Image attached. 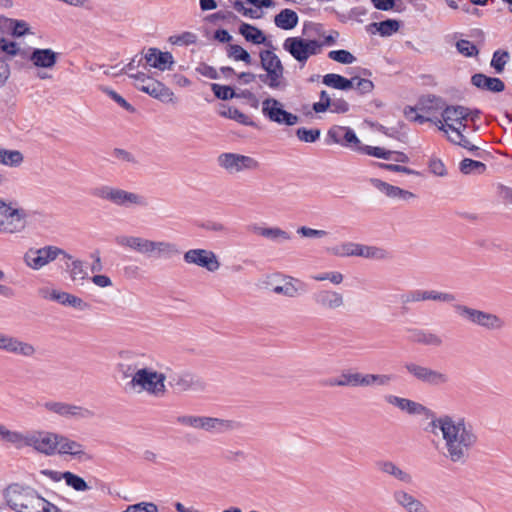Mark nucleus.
Returning a JSON list of instances; mask_svg holds the SVG:
<instances>
[{
    "label": "nucleus",
    "instance_id": "nucleus-1",
    "mask_svg": "<svg viewBox=\"0 0 512 512\" xmlns=\"http://www.w3.org/2000/svg\"><path fill=\"white\" fill-rule=\"evenodd\" d=\"M430 425L442 433L445 457L452 463L465 464L479 441L475 426L463 416L441 415Z\"/></svg>",
    "mask_w": 512,
    "mask_h": 512
},
{
    "label": "nucleus",
    "instance_id": "nucleus-2",
    "mask_svg": "<svg viewBox=\"0 0 512 512\" xmlns=\"http://www.w3.org/2000/svg\"><path fill=\"white\" fill-rule=\"evenodd\" d=\"M90 193L96 198L109 201L121 207H144L147 205V200L144 196L109 185L94 187Z\"/></svg>",
    "mask_w": 512,
    "mask_h": 512
},
{
    "label": "nucleus",
    "instance_id": "nucleus-3",
    "mask_svg": "<svg viewBox=\"0 0 512 512\" xmlns=\"http://www.w3.org/2000/svg\"><path fill=\"white\" fill-rule=\"evenodd\" d=\"M454 312L463 320L480 326L487 330H500L504 327V321L496 314L471 308L464 304L454 303Z\"/></svg>",
    "mask_w": 512,
    "mask_h": 512
},
{
    "label": "nucleus",
    "instance_id": "nucleus-4",
    "mask_svg": "<svg viewBox=\"0 0 512 512\" xmlns=\"http://www.w3.org/2000/svg\"><path fill=\"white\" fill-rule=\"evenodd\" d=\"M166 375L148 368L138 369L132 376L129 385L154 396H162L166 392Z\"/></svg>",
    "mask_w": 512,
    "mask_h": 512
},
{
    "label": "nucleus",
    "instance_id": "nucleus-5",
    "mask_svg": "<svg viewBox=\"0 0 512 512\" xmlns=\"http://www.w3.org/2000/svg\"><path fill=\"white\" fill-rule=\"evenodd\" d=\"M403 367L414 380L431 387H442L450 381L449 375L446 372L433 369L415 361H407Z\"/></svg>",
    "mask_w": 512,
    "mask_h": 512
},
{
    "label": "nucleus",
    "instance_id": "nucleus-6",
    "mask_svg": "<svg viewBox=\"0 0 512 512\" xmlns=\"http://www.w3.org/2000/svg\"><path fill=\"white\" fill-rule=\"evenodd\" d=\"M321 48L322 44L315 39L288 37L283 42V49L302 64H305L310 56L319 54Z\"/></svg>",
    "mask_w": 512,
    "mask_h": 512
},
{
    "label": "nucleus",
    "instance_id": "nucleus-7",
    "mask_svg": "<svg viewBox=\"0 0 512 512\" xmlns=\"http://www.w3.org/2000/svg\"><path fill=\"white\" fill-rule=\"evenodd\" d=\"M60 254H63L68 259L72 258L65 251L56 246H44L41 248H29L24 253L23 261L26 266L32 270H40L54 261Z\"/></svg>",
    "mask_w": 512,
    "mask_h": 512
},
{
    "label": "nucleus",
    "instance_id": "nucleus-8",
    "mask_svg": "<svg viewBox=\"0 0 512 512\" xmlns=\"http://www.w3.org/2000/svg\"><path fill=\"white\" fill-rule=\"evenodd\" d=\"M26 213L23 209L12 207L0 199V232L17 233L26 225Z\"/></svg>",
    "mask_w": 512,
    "mask_h": 512
},
{
    "label": "nucleus",
    "instance_id": "nucleus-9",
    "mask_svg": "<svg viewBox=\"0 0 512 512\" xmlns=\"http://www.w3.org/2000/svg\"><path fill=\"white\" fill-rule=\"evenodd\" d=\"M217 162L220 167L229 173L256 170L259 167V162L253 157L232 152L221 153Z\"/></svg>",
    "mask_w": 512,
    "mask_h": 512
},
{
    "label": "nucleus",
    "instance_id": "nucleus-10",
    "mask_svg": "<svg viewBox=\"0 0 512 512\" xmlns=\"http://www.w3.org/2000/svg\"><path fill=\"white\" fill-rule=\"evenodd\" d=\"M262 114L280 125L293 126L299 122L297 115L283 109L282 103L274 98H266L262 101Z\"/></svg>",
    "mask_w": 512,
    "mask_h": 512
},
{
    "label": "nucleus",
    "instance_id": "nucleus-11",
    "mask_svg": "<svg viewBox=\"0 0 512 512\" xmlns=\"http://www.w3.org/2000/svg\"><path fill=\"white\" fill-rule=\"evenodd\" d=\"M43 407L47 411L67 419L85 420L94 417V412L86 407L61 401H47Z\"/></svg>",
    "mask_w": 512,
    "mask_h": 512
},
{
    "label": "nucleus",
    "instance_id": "nucleus-12",
    "mask_svg": "<svg viewBox=\"0 0 512 512\" xmlns=\"http://www.w3.org/2000/svg\"><path fill=\"white\" fill-rule=\"evenodd\" d=\"M311 299L314 306L320 311H335L344 306L343 294L329 288L314 291Z\"/></svg>",
    "mask_w": 512,
    "mask_h": 512
},
{
    "label": "nucleus",
    "instance_id": "nucleus-13",
    "mask_svg": "<svg viewBox=\"0 0 512 512\" xmlns=\"http://www.w3.org/2000/svg\"><path fill=\"white\" fill-rule=\"evenodd\" d=\"M183 260L187 264L205 268L209 272H215L220 268V262L216 254L207 249H190L184 253Z\"/></svg>",
    "mask_w": 512,
    "mask_h": 512
},
{
    "label": "nucleus",
    "instance_id": "nucleus-14",
    "mask_svg": "<svg viewBox=\"0 0 512 512\" xmlns=\"http://www.w3.org/2000/svg\"><path fill=\"white\" fill-rule=\"evenodd\" d=\"M0 350L23 357H32L36 352L32 344L4 333H0Z\"/></svg>",
    "mask_w": 512,
    "mask_h": 512
},
{
    "label": "nucleus",
    "instance_id": "nucleus-15",
    "mask_svg": "<svg viewBox=\"0 0 512 512\" xmlns=\"http://www.w3.org/2000/svg\"><path fill=\"white\" fill-rule=\"evenodd\" d=\"M470 115V109L461 105H446L442 109L441 116L445 122V129L451 130L455 134L457 131H461L460 127H456V124H462V121H467Z\"/></svg>",
    "mask_w": 512,
    "mask_h": 512
},
{
    "label": "nucleus",
    "instance_id": "nucleus-16",
    "mask_svg": "<svg viewBox=\"0 0 512 512\" xmlns=\"http://www.w3.org/2000/svg\"><path fill=\"white\" fill-rule=\"evenodd\" d=\"M327 137L330 142L344 147H351L358 150L360 145V140L358 139L355 131L346 126H332L327 132Z\"/></svg>",
    "mask_w": 512,
    "mask_h": 512
},
{
    "label": "nucleus",
    "instance_id": "nucleus-17",
    "mask_svg": "<svg viewBox=\"0 0 512 512\" xmlns=\"http://www.w3.org/2000/svg\"><path fill=\"white\" fill-rule=\"evenodd\" d=\"M168 383L171 387L178 391H202L204 389V382L197 376L189 372L173 373L168 376Z\"/></svg>",
    "mask_w": 512,
    "mask_h": 512
},
{
    "label": "nucleus",
    "instance_id": "nucleus-18",
    "mask_svg": "<svg viewBox=\"0 0 512 512\" xmlns=\"http://www.w3.org/2000/svg\"><path fill=\"white\" fill-rule=\"evenodd\" d=\"M59 435L40 432L35 434H29L27 439V446L34 447L37 451L46 455H52L58 448Z\"/></svg>",
    "mask_w": 512,
    "mask_h": 512
},
{
    "label": "nucleus",
    "instance_id": "nucleus-19",
    "mask_svg": "<svg viewBox=\"0 0 512 512\" xmlns=\"http://www.w3.org/2000/svg\"><path fill=\"white\" fill-rule=\"evenodd\" d=\"M261 68L271 73L276 79L282 83H287L284 77V66L280 58L271 50H263L259 54Z\"/></svg>",
    "mask_w": 512,
    "mask_h": 512
},
{
    "label": "nucleus",
    "instance_id": "nucleus-20",
    "mask_svg": "<svg viewBox=\"0 0 512 512\" xmlns=\"http://www.w3.org/2000/svg\"><path fill=\"white\" fill-rule=\"evenodd\" d=\"M144 58L151 67L161 71L170 70L174 63L170 52H162L157 48H149Z\"/></svg>",
    "mask_w": 512,
    "mask_h": 512
},
{
    "label": "nucleus",
    "instance_id": "nucleus-21",
    "mask_svg": "<svg viewBox=\"0 0 512 512\" xmlns=\"http://www.w3.org/2000/svg\"><path fill=\"white\" fill-rule=\"evenodd\" d=\"M393 498L406 512H429L419 499L404 490H396L393 493Z\"/></svg>",
    "mask_w": 512,
    "mask_h": 512
},
{
    "label": "nucleus",
    "instance_id": "nucleus-22",
    "mask_svg": "<svg viewBox=\"0 0 512 512\" xmlns=\"http://www.w3.org/2000/svg\"><path fill=\"white\" fill-rule=\"evenodd\" d=\"M58 59V53L50 48H34L29 56V60L37 68L50 69L55 66Z\"/></svg>",
    "mask_w": 512,
    "mask_h": 512
},
{
    "label": "nucleus",
    "instance_id": "nucleus-23",
    "mask_svg": "<svg viewBox=\"0 0 512 512\" xmlns=\"http://www.w3.org/2000/svg\"><path fill=\"white\" fill-rule=\"evenodd\" d=\"M370 183L380 192L392 199H401L407 201L414 197L412 192L404 190L398 186L391 185L377 178H371Z\"/></svg>",
    "mask_w": 512,
    "mask_h": 512
},
{
    "label": "nucleus",
    "instance_id": "nucleus-24",
    "mask_svg": "<svg viewBox=\"0 0 512 512\" xmlns=\"http://www.w3.org/2000/svg\"><path fill=\"white\" fill-rule=\"evenodd\" d=\"M137 89L163 102L171 101L174 95L170 88L152 79L146 85H137Z\"/></svg>",
    "mask_w": 512,
    "mask_h": 512
},
{
    "label": "nucleus",
    "instance_id": "nucleus-25",
    "mask_svg": "<svg viewBox=\"0 0 512 512\" xmlns=\"http://www.w3.org/2000/svg\"><path fill=\"white\" fill-rule=\"evenodd\" d=\"M384 399L387 403L399 408L402 411L407 412L410 415H420L427 410V408L422 404L407 398L389 394L386 395Z\"/></svg>",
    "mask_w": 512,
    "mask_h": 512
},
{
    "label": "nucleus",
    "instance_id": "nucleus-26",
    "mask_svg": "<svg viewBox=\"0 0 512 512\" xmlns=\"http://www.w3.org/2000/svg\"><path fill=\"white\" fill-rule=\"evenodd\" d=\"M471 83L481 90L494 93L502 92L505 89V84L500 78L490 77L483 73L474 74L471 77Z\"/></svg>",
    "mask_w": 512,
    "mask_h": 512
},
{
    "label": "nucleus",
    "instance_id": "nucleus-27",
    "mask_svg": "<svg viewBox=\"0 0 512 512\" xmlns=\"http://www.w3.org/2000/svg\"><path fill=\"white\" fill-rule=\"evenodd\" d=\"M410 333V340L414 343L432 347H441L443 345L442 337L430 330L411 329Z\"/></svg>",
    "mask_w": 512,
    "mask_h": 512
},
{
    "label": "nucleus",
    "instance_id": "nucleus-28",
    "mask_svg": "<svg viewBox=\"0 0 512 512\" xmlns=\"http://www.w3.org/2000/svg\"><path fill=\"white\" fill-rule=\"evenodd\" d=\"M116 243L125 248H129L141 254L149 255L150 240L136 236H118Z\"/></svg>",
    "mask_w": 512,
    "mask_h": 512
},
{
    "label": "nucleus",
    "instance_id": "nucleus-29",
    "mask_svg": "<svg viewBox=\"0 0 512 512\" xmlns=\"http://www.w3.org/2000/svg\"><path fill=\"white\" fill-rule=\"evenodd\" d=\"M249 231L274 242L291 239V234L279 227H261L257 224H252L249 226Z\"/></svg>",
    "mask_w": 512,
    "mask_h": 512
},
{
    "label": "nucleus",
    "instance_id": "nucleus-30",
    "mask_svg": "<svg viewBox=\"0 0 512 512\" xmlns=\"http://www.w3.org/2000/svg\"><path fill=\"white\" fill-rule=\"evenodd\" d=\"M58 452L60 454H67L73 457H77L78 459L89 458L86 457L84 447L81 443L61 435H59Z\"/></svg>",
    "mask_w": 512,
    "mask_h": 512
},
{
    "label": "nucleus",
    "instance_id": "nucleus-31",
    "mask_svg": "<svg viewBox=\"0 0 512 512\" xmlns=\"http://www.w3.org/2000/svg\"><path fill=\"white\" fill-rule=\"evenodd\" d=\"M201 429L212 434H222L233 429V422L226 419L203 416Z\"/></svg>",
    "mask_w": 512,
    "mask_h": 512
},
{
    "label": "nucleus",
    "instance_id": "nucleus-32",
    "mask_svg": "<svg viewBox=\"0 0 512 512\" xmlns=\"http://www.w3.org/2000/svg\"><path fill=\"white\" fill-rule=\"evenodd\" d=\"M378 469L395 479L399 480L402 483L405 484H411L412 483V476L408 472L402 470L400 467H398L394 462L385 460V461H379L377 462Z\"/></svg>",
    "mask_w": 512,
    "mask_h": 512
},
{
    "label": "nucleus",
    "instance_id": "nucleus-33",
    "mask_svg": "<svg viewBox=\"0 0 512 512\" xmlns=\"http://www.w3.org/2000/svg\"><path fill=\"white\" fill-rule=\"evenodd\" d=\"M306 291V285L295 278L289 277V281L283 285H278L273 288V292L276 294H283L287 297H296Z\"/></svg>",
    "mask_w": 512,
    "mask_h": 512
},
{
    "label": "nucleus",
    "instance_id": "nucleus-34",
    "mask_svg": "<svg viewBox=\"0 0 512 512\" xmlns=\"http://www.w3.org/2000/svg\"><path fill=\"white\" fill-rule=\"evenodd\" d=\"M299 22L298 14L289 8L282 9L274 17V23L276 27L282 30H292L297 26Z\"/></svg>",
    "mask_w": 512,
    "mask_h": 512
},
{
    "label": "nucleus",
    "instance_id": "nucleus-35",
    "mask_svg": "<svg viewBox=\"0 0 512 512\" xmlns=\"http://www.w3.org/2000/svg\"><path fill=\"white\" fill-rule=\"evenodd\" d=\"M322 82L328 87L347 91L354 87L355 79H348L340 74L328 73L323 76Z\"/></svg>",
    "mask_w": 512,
    "mask_h": 512
},
{
    "label": "nucleus",
    "instance_id": "nucleus-36",
    "mask_svg": "<svg viewBox=\"0 0 512 512\" xmlns=\"http://www.w3.org/2000/svg\"><path fill=\"white\" fill-rule=\"evenodd\" d=\"M357 255L358 257H363L367 259H374V260H385L389 259L391 257L390 253L380 247L376 246H368L358 243L357 247Z\"/></svg>",
    "mask_w": 512,
    "mask_h": 512
},
{
    "label": "nucleus",
    "instance_id": "nucleus-37",
    "mask_svg": "<svg viewBox=\"0 0 512 512\" xmlns=\"http://www.w3.org/2000/svg\"><path fill=\"white\" fill-rule=\"evenodd\" d=\"M444 106L445 101L441 97L435 95L424 96L419 101V110L426 114L442 111Z\"/></svg>",
    "mask_w": 512,
    "mask_h": 512
},
{
    "label": "nucleus",
    "instance_id": "nucleus-38",
    "mask_svg": "<svg viewBox=\"0 0 512 512\" xmlns=\"http://www.w3.org/2000/svg\"><path fill=\"white\" fill-rule=\"evenodd\" d=\"M153 252H157L159 256H164L167 258L180 253L179 249L174 243L150 240L149 255Z\"/></svg>",
    "mask_w": 512,
    "mask_h": 512
},
{
    "label": "nucleus",
    "instance_id": "nucleus-39",
    "mask_svg": "<svg viewBox=\"0 0 512 512\" xmlns=\"http://www.w3.org/2000/svg\"><path fill=\"white\" fill-rule=\"evenodd\" d=\"M239 32L247 41L253 44H263L266 41L264 33L251 24L242 23Z\"/></svg>",
    "mask_w": 512,
    "mask_h": 512
},
{
    "label": "nucleus",
    "instance_id": "nucleus-40",
    "mask_svg": "<svg viewBox=\"0 0 512 512\" xmlns=\"http://www.w3.org/2000/svg\"><path fill=\"white\" fill-rule=\"evenodd\" d=\"M25 499L27 501L37 499V508H40L41 512H61L56 505L43 498L35 489H28L25 494Z\"/></svg>",
    "mask_w": 512,
    "mask_h": 512
},
{
    "label": "nucleus",
    "instance_id": "nucleus-41",
    "mask_svg": "<svg viewBox=\"0 0 512 512\" xmlns=\"http://www.w3.org/2000/svg\"><path fill=\"white\" fill-rule=\"evenodd\" d=\"M222 117L229 118L237 121L238 123L246 126H253L254 122L243 112L234 107H225L219 112Z\"/></svg>",
    "mask_w": 512,
    "mask_h": 512
},
{
    "label": "nucleus",
    "instance_id": "nucleus-42",
    "mask_svg": "<svg viewBox=\"0 0 512 512\" xmlns=\"http://www.w3.org/2000/svg\"><path fill=\"white\" fill-rule=\"evenodd\" d=\"M459 169L463 174H482L486 170V165L483 162L464 158L459 165Z\"/></svg>",
    "mask_w": 512,
    "mask_h": 512
},
{
    "label": "nucleus",
    "instance_id": "nucleus-43",
    "mask_svg": "<svg viewBox=\"0 0 512 512\" xmlns=\"http://www.w3.org/2000/svg\"><path fill=\"white\" fill-rule=\"evenodd\" d=\"M370 27L376 28L381 36H391L399 30V21L395 19H387L381 22H373Z\"/></svg>",
    "mask_w": 512,
    "mask_h": 512
},
{
    "label": "nucleus",
    "instance_id": "nucleus-44",
    "mask_svg": "<svg viewBox=\"0 0 512 512\" xmlns=\"http://www.w3.org/2000/svg\"><path fill=\"white\" fill-rule=\"evenodd\" d=\"M23 155L17 150H7L0 148V163L3 165L15 167L22 163Z\"/></svg>",
    "mask_w": 512,
    "mask_h": 512
},
{
    "label": "nucleus",
    "instance_id": "nucleus-45",
    "mask_svg": "<svg viewBox=\"0 0 512 512\" xmlns=\"http://www.w3.org/2000/svg\"><path fill=\"white\" fill-rule=\"evenodd\" d=\"M424 301H438L444 303H456V296L450 292H443L438 290H424Z\"/></svg>",
    "mask_w": 512,
    "mask_h": 512
},
{
    "label": "nucleus",
    "instance_id": "nucleus-46",
    "mask_svg": "<svg viewBox=\"0 0 512 512\" xmlns=\"http://www.w3.org/2000/svg\"><path fill=\"white\" fill-rule=\"evenodd\" d=\"M329 385L331 386H353V387H359L360 386V373H350V372H343L340 376V378L332 380Z\"/></svg>",
    "mask_w": 512,
    "mask_h": 512
},
{
    "label": "nucleus",
    "instance_id": "nucleus-47",
    "mask_svg": "<svg viewBox=\"0 0 512 512\" xmlns=\"http://www.w3.org/2000/svg\"><path fill=\"white\" fill-rule=\"evenodd\" d=\"M358 151L373 156L376 158L384 159V160H391L393 156V151L386 150L382 147L378 146H369V145H363L358 147Z\"/></svg>",
    "mask_w": 512,
    "mask_h": 512
},
{
    "label": "nucleus",
    "instance_id": "nucleus-48",
    "mask_svg": "<svg viewBox=\"0 0 512 512\" xmlns=\"http://www.w3.org/2000/svg\"><path fill=\"white\" fill-rule=\"evenodd\" d=\"M227 56L235 61H243L248 65L252 62L250 54L243 47L237 44H230L228 46Z\"/></svg>",
    "mask_w": 512,
    "mask_h": 512
},
{
    "label": "nucleus",
    "instance_id": "nucleus-49",
    "mask_svg": "<svg viewBox=\"0 0 512 512\" xmlns=\"http://www.w3.org/2000/svg\"><path fill=\"white\" fill-rule=\"evenodd\" d=\"M61 305L73 307L77 310L84 311L89 308V304L83 301L80 297L73 294L62 292Z\"/></svg>",
    "mask_w": 512,
    "mask_h": 512
},
{
    "label": "nucleus",
    "instance_id": "nucleus-50",
    "mask_svg": "<svg viewBox=\"0 0 512 512\" xmlns=\"http://www.w3.org/2000/svg\"><path fill=\"white\" fill-rule=\"evenodd\" d=\"M62 476H64L66 484L76 491L83 492L89 488L86 481L82 477L70 471L63 472Z\"/></svg>",
    "mask_w": 512,
    "mask_h": 512
},
{
    "label": "nucleus",
    "instance_id": "nucleus-51",
    "mask_svg": "<svg viewBox=\"0 0 512 512\" xmlns=\"http://www.w3.org/2000/svg\"><path fill=\"white\" fill-rule=\"evenodd\" d=\"M27 439H29V434L24 435L18 431L8 430L6 427L4 429L2 440L13 444L18 448L24 445L27 446Z\"/></svg>",
    "mask_w": 512,
    "mask_h": 512
},
{
    "label": "nucleus",
    "instance_id": "nucleus-52",
    "mask_svg": "<svg viewBox=\"0 0 512 512\" xmlns=\"http://www.w3.org/2000/svg\"><path fill=\"white\" fill-rule=\"evenodd\" d=\"M296 137L299 141L305 143H314L319 140L321 131L318 128L308 129L305 127H300L296 129Z\"/></svg>",
    "mask_w": 512,
    "mask_h": 512
},
{
    "label": "nucleus",
    "instance_id": "nucleus-53",
    "mask_svg": "<svg viewBox=\"0 0 512 512\" xmlns=\"http://www.w3.org/2000/svg\"><path fill=\"white\" fill-rule=\"evenodd\" d=\"M70 277L73 281H83L88 277L87 270L84 266L83 261L81 260H73L70 265H68Z\"/></svg>",
    "mask_w": 512,
    "mask_h": 512
},
{
    "label": "nucleus",
    "instance_id": "nucleus-54",
    "mask_svg": "<svg viewBox=\"0 0 512 512\" xmlns=\"http://www.w3.org/2000/svg\"><path fill=\"white\" fill-rule=\"evenodd\" d=\"M211 89L216 98L220 100H230L234 97H238L234 89L227 85H221L217 83L211 84Z\"/></svg>",
    "mask_w": 512,
    "mask_h": 512
},
{
    "label": "nucleus",
    "instance_id": "nucleus-55",
    "mask_svg": "<svg viewBox=\"0 0 512 512\" xmlns=\"http://www.w3.org/2000/svg\"><path fill=\"white\" fill-rule=\"evenodd\" d=\"M256 78H258L264 85L272 90L283 91L288 86V83H282L268 72H265L264 74H258L256 75Z\"/></svg>",
    "mask_w": 512,
    "mask_h": 512
},
{
    "label": "nucleus",
    "instance_id": "nucleus-56",
    "mask_svg": "<svg viewBox=\"0 0 512 512\" xmlns=\"http://www.w3.org/2000/svg\"><path fill=\"white\" fill-rule=\"evenodd\" d=\"M449 140L452 143L457 144L467 149L468 151L472 152L475 156H480L479 147L473 145L461 131H457L455 137H450Z\"/></svg>",
    "mask_w": 512,
    "mask_h": 512
},
{
    "label": "nucleus",
    "instance_id": "nucleus-57",
    "mask_svg": "<svg viewBox=\"0 0 512 512\" xmlns=\"http://www.w3.org/2000/svg\"><path fill=\"white\" fill-rule=\"evenodd\" d=\"M508 59L509 53L507 51L496 50L493 53L490 65L496 73H502Z\"/></svg>",
    "mask_w": 512,
    "mask_h": 512
},
{
    "label": "nucleus",
    "instance_id": "nucleus-58",
    "mask_svg": "<svg viewBox=\"0 0 512 512\" xmlns=\"http://www.w3.org/2000/svg\"><path fill=\"white\" fill-rule=\"evenodd\" d=\"M197 41L196 34L192 32H183L179 35H173L169 37V42L173 45L177 46H188L191 44H195Z\"/></svg>",
    "mask_w": 512,
    "mask_h": 512
},
{
    "label": "nucleus",
    "instance_id": "nucleus-59",
    "mask_svg": "<svg viewBox=\"0 0 512 512\" xmlns=\"http://www.w3.org/2000/svg\"><path fill=\"white\" fill-rule=\"evenodd\" d=\"M456 49L465 57H474L479 53L477 46L471 41L465 39H461L456 42Z\"/></svg>",
    "mask_w": 512,
    "mask_h": 512
},
{
    "label": "nucleus",
    "instance_id": "nucleus-60",
    "mask_svg": "<svg viewBox=\"0 0 512 512\" xmlns=\"http://www.w3.org/2000/svg\"><path fill=\"white\" fill-rule=\"evenodd\" d=\"M328 57L341 64H352L356 60L352 53L344 49L332 50L328 53Z\"/></svg>",
    "mask_w": 512,
    "mask_h": 512
},
{
    "label": "nucleus",
    "instance_id": "nucleus-61",
    "mask_svg": "<svg viewBox=\"0 0 512 512\" xmlns=\"http://www.w3.org/2000/svg\"><path fill=\"white\" fill-rule=\"evenodd\" d=\"M399 299L403 305L415 303V302H422V301H424V290H422V289L409 290V291L401 294Z\"/></svg>",
    "mask_w": 512,
    "mask_h": 512
},
{
    "label": "nucleus",
    "instance_id": "nucleus-62",
    "mask_svg": "<svg viewBox=\"0 0 512 512\" xmlns=\"http://www.w3.org/2000/svg\"><path fill=\"white\" fill-rule=\"evenodd\" d=\"M111 155L112 157H114L115 159L122 163H127L131 165L138 164V160L136 159V157L131 152L125 149L115 148L113 149Z\"/></svg>",
    "mask_w": 512,
    "mask_h": 512
},
{
    "label": "nucleus",
    "instance_id": "nucleus-63",
    "mask_svg": "<svg viewBox=\"0 0 512 512\" xmlns=\"http://www.w3.org/2000/svg\"><path fill=\"white\" fill-rule=\"evenodd\" d=\"M9 22V28L12 30V35L15 37H21L25 35L28 30V24L23 20L7 19Z\"/></svg>",
    "mask_w": 512,
    "mask_h": 512
},
{
    "label": "nucleus",
    "instance_id": "nucleus-64",
    "mask_svg": "<svg viewBox=\"0 0 512 512\" xmlns=\"http://www.w3.org/2000/svg\"><path fill=\"white\" fill-rule=\"evenodd\" d=\"M202 420H203V416H194V415L178 416L176 419L177 423L184 425V426L192 427L195 429H201Z\"/></svg>",
    "mask_w": 512,
    "mask_h": 512
}]
</instances>
